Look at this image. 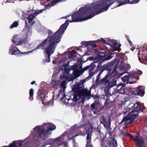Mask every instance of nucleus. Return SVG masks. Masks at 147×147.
Masks as SVG:
<instances>
[{
  "instance_id": "nucleus-1",
  "label": "nucleus",
  "mask_w": 147,
  "mask_h": 147,
  "mask_svg": "<svg viewBox=\"0 0 147 147\" xmlns=\"http://www.w3.org/2000/svg\"><path fill=\"white\" fill-rule=\"evenodd\" d=\"M115 0H102L99 1L92 7H82L78 10L79 17L76 20L74 21L86 20L92 18L96 15L107 11L109 7L115 2ZM119 0H117L118 3Z\"/></svg>"
},
{
  "instance_id": "nucleus-2",
  "label": "nucleus",
  "mask_w": 147,
  "mask_h": 147,
  "mask_svg": "<svg viewBox=\"0 0 147 147\" xmlns=\"http://www.w3.org/2000/svg\"><path fill=\"white\" fill-rule=\"evenodd\" d=\"M78 11L77 12L74 13L72 16V20L70 21H69L68 20H67L66 22L60 26L58 30L52 36H51V34L53 32L51 30H49L48 31L49 35L47 38L45 39L42 43H40L36 47L35 49H41L42 50H44L45 48V46L49 45L53 43L54 44L53 45L54 46H56V44L59 43L60 41L62 35L63 34L68 26L69 24L68 22H73L82 21H74L76 20L79 17V13L78 14Z\"/></svg>"
},
{
  "instance_id": "nucleus-3",
  "label": "nucleus",
  "mask_w": 147,
  "mask_h": 147,
  "mask_svg": "<svg viewBox=\"0 0 147 147\" xmlns=\"http://www.w3.org/2000/svg\"><path fill=\"white\" fill-rule=\"evenodd\" d=\"M56 128L55 125L53 124H51L49 127H48L46 130L42 126L41 127L39 126H38L35 127L34 130L37 129V131L36 133L37 134V137L38 138L41 139L42 140H45V137L46 136L49 134L50 131H52L55 130Z\"/></svg>"
},
{
  "instance_id": "nucleus-4",
  "label": "nucleus",
  "mask_w": 147,
  "mask_h": 147,
  "mask_svg": "<svg viewBox=\"0 0 147 147\" xmlns=\"http://www.w3.org/2000/svg\"><path fill=\"white\" fill-rule=\"evenodd\" d=\"M73 91L74 92L73 94V98L72 99H68V101L71 100L74 102H76L82 96L85 97L90 96L91 95V92L88 90L87 89H80Z\"/></svg>"
},
{
  "instance_id": "nucleus-5",
  "label": "nucleus",
  "mask_w": 147,
  "mask_h": 147,
  "mask_svg": "<svg viewBox=\"0 0 147 147\" xmlns=\"http://www.w3.org/2000/svg\"><path fill=\"white\" fill-rule=\"evenodd\" d=\"M126 92L128 95H137L143 96L144 93V88L143 86H140L137 88H128L126 90Z\"/></svg>"
},
{
  "instance_id": "nucleus-6",
  "label": "nucleus",
  "mask_w": 147,
  "mask_h": 147,
  "mask_svg": "<svg viewBox=\"0 0 147 147\" xmlns=\"http://www.w3.org/2000/svg\"><path fill=\"white\" fill-rule=\"evenodd\" d=\"M53 43L50 44L49 45L45 46V49L46 52V54L48 55L47 57L45 60V62H50V56L53 53L56 46H54Z\"/></svg>"
},
{
  "instance_id": "nucleus-7",
  "label": "nucleus",
  "mask_w": 147,
  "mask_h": 147,
  "mask_svg": "<svg viewBox=\"0 0 147 147\" xmlns=\"http://www.w3.org/2000/svg\"><path fill=\"white\" fill-rule=\"evenodd\" d=\"M128 134L130 138L132 139L134 142H136V145L137 147H144L143 145L144 141L142 136L140 137L139 135H136L134 137L132 134L128 133Z\"/></svg>"
},
{
  "instance_id": "nucleus-8",
  "label": "nucleus",
  "mask_w": 147,
  "mask_h": 147,
  "mask_svg": "<svg viewBox=\"0 0 147 147\" xmlns=\"http://www.w3.org/2000/svg\"><path fill=\"white\" fill-rule=\"evenodd\" d=\"M82 73L80 70L78 69L75 71H73L72 74L69 75L68 77L63 75L62 77L63 79L65 78L67 80H68V81H72L80 76Z\"/></svg>"
},
{
  "instance_id": "nucleus-9",
  "label": "nucleus",
  "mask_w": 147,
  "mask_h": 147,
  "mask_svg": "<svg viewBox=\"0 0 147 147\" xmlns=\"http://www.w3.org/2000/svg\"><path fill=\"white\" fill-rule=\"evenodd\" d=\"M131 110L130 113H133L138 111H142L145 110L146 107L143 105H141L140 102H138L134 104L131 106Z\"/></svg>"
},
{
  "instance_id": "nucleus-10",
  "label": "nucleus",
  "mask_w": 147,
  "mask_h": 147,
  "mask_svg": "<svg viewBox=\"0 0 147 147\" xmlns=\"http://www.w3.org/2000/svg\"><path fill=\"white\" fill-rule=\"evenodd\" d=\"M47 91L44 89H41V88L38 90L37 92L38 96L37 97V100L42 101L43 104L46 94Z\"/></svg>"
},
{
  "instance_id": "nucleus-11",
  "label": "nucleus",
  "mask_w": 147,
  "mask_h": 147,
  "mask_svg": "<svg viewBox=\"0 0 147 147\" xmlns=\"http://www.w3.org/2000/svg\"><path fill=\"white\" fill-rule=\"evenodd\" d=\"M93 129L94 127L92 126H91L90 127H89L88 129L86 130V133L87 134L86 137L87 144L90 141L91 138V136L92 133L93 132Z\"/></svg>"
},
{
  "instance_id": "nucleus-12",
  "label": "nucleus",
  "mask_w": 147,
  "mask_h": 147,
  "mask_svg": "<svg viewBox=\"0 0 147 147\" xmlns=\"http://www.w3.org/2000/svg\"><path fill=\"white\" fill-rule=\"evenodd\" d=\"M18 39L16 38L15 36H14L12 41L13 43L16 44L17 45H19L25 44L26 42V39L25 38L22 37L19 39V41H18Z\"/></svg>"
},
{
  "instance_id": "nucleus-13",
  "label": "nucleus",
  "mask_w": 147,
  "mask_h": 147,
  "mask_svg": "<svg viewBox=\"0 0 147 147\" xmlns=\"http://www.w3.org/2000/svg\"><path fill=\"white\" fill-rule=\"evenodd\" d=\"M21 53L20 51L18 49L16 46H14L12 44L10 48L9 53L12 55H17Z\"/></svg>"
},
{
  "instance_id": "nucleus-14",
  "label": "nucleus",
  "mask_w": 147,
  "mask_h": 147,
  "mask_svg": "<svg viewBox=\"0 0 147 147\" xmlns=\"http://www.w3.org/2000/svg\"><path fill=\"white\" fill-rule=\"evenodd\" d=\"M117 67V66L116 65L112 72L111 73L110 72V73H108V74H109V76L111 78H111H115L116 79H118L120 77V75H119L118 72L116 70Z\"/></svg>"
},
{
  "instance_id": "nucleus-15",
  "label": "nucleus",
  "mask_w": 147,
  "mask_h": 147,
  "mask_svg": "<svg viewBox=\"0 0 147 147\" xmlns=\"http://www.w3.org/2000/svg\"><path fill=\"white\" fill-rule=\"evenodd\" d=\"M86 80H81L79 83H77L74 85L72 88V90L74 91L80 89H84V83L85 82Z\"/></svg>"
},
{
  "instance_id": "nucleus-16",
  "label": "nucleus",
  "mask_w": 147,
  "mask_h": 147,
  "mask_svg": "<svg viewBox=\"0 0 147 147\" xmlns=\"http://www.w3.org/2000/svg\"><path fill=\"white\" fill-rule=\"evenodd\" d=\"M110 78L111 77L109 76V74H107L103 78L99 81L98 83L106 86L109 82V80L110 79Z\"/></svg>"
},
{
  "instance_id": "nucleus-17",
  "label": "nucleus",
  "mask_w": 147,
  "mask_h": 147,
  "mask_svg": "<svg viewBox=\"0 0 147 147\" xmlns=\"http://www.w3.org/2000/svg\"><path fill=\"white\" fill-rule=\"evenodd\" d=\"M91 110L93 111L94 114H96L97 113H99L101 109H99V106L98 104L95 102L92 104L90 107Z\"/></svg>"
},
{
  "instance_id": "nucleus-18",
  "label": "nucleus",
  "mask_w": 147,
  "mask_h": 147,
  "mask_svg": "<svg viewBox=\"0 0 147 147\" xmlns=\"http://www.w3.org/2000/svg\"><path fill=\"white\" fill-rule=\"evenodd\" d=\"M116 79L114 78H110L109 82L107 85V87L109 88H111L117 85Z\"/></svg>"
},
{
  "instance_id": "nucleus-19",
  "label": "nucleus",
  "mask_w": 147,
  "mask_h": 147,
  "mask_svg": "<svg viewBox=\"0 0 147 147\" xmlns=\"http://www.w3.org/2000/svg\"><path fill=\"white\" fill-rule=\"evenodd\" d=\"M107 55V52L106 50L103 49H102L100 50L99 52H98L97 54V55L98 57L102 59V58H104L105 56V55Z\"/></svg>"
},
{
  "instance_id": "nucleus-20",
  "label": "nucleus",
  "mask_w": 147,
  "mask_h": 147,
  "mask_svg": "<svg viewBox=\"0 0 147 147\" xmlns=\"http://www.w3.org/2000/svg\"><path fill=\"white\" fill-rule=\"evenodd\" d=\"M114 61L108 63L106 65H104L103 67L102 68V70H104V71L105 70H107L109 71V73H110V71L111 70L112 67L114 63Z\"/></svg>"
},
{
  "instance_id": "nucleus-21",
  "label": "nucleus",
  "mask_w": 147,
  "mask_h": 147,
  "mask_svg": "<svg viewBox=\"0 0 147 147\" xmlns=\"http://www.w3.org/2000/svg\"><path fill=\"white\" fill-rule=\"evenodd\" d=\"M105 137L104 136L101 141V145L102 147H111L110 144L107 140H105Z\"/></svg>"
},
{
  "instance_id": "nucleus-22",
  "label": "nucleus",
  "mask_w": 147,
  "mask_h": 147,
  "mask_svg": "<svg viewBox=\"0 0 147 147\" xmlns=\"http://www.w3.org/2000/svg\"><path fill=\"white\" fill-rule=\"evenodd\" d=\"M69 66V62H68L67 63L63 64V67L64 68V72L67 75H69L71 70L70 67H68Z\"/></svg>"
},
{
  "instance_id": "nucleus-23",
  "label": "nucleus",
  "mask_w": 147,
  "mask_h": 147,
  "mask_svg": "<svg viewBox=\"0 0 147 147\" xmlns=\"http://www.w3.org/2000/svg\"><path fill=\"white\" fill-rule=\"evenodd\" d=\"M129 76L130 78H135L137 80H138L140 78L138 76V74L136 71L133 72L129 75Z\"/></svg>"
},
{
  "instance_id": "nucleus-24",
  "label": "nucleus",
  "mask_w": 147,
  "mask_h": 147,
  "mask_svg": "<svg viewBox=\"0 0 147 147\" xmlns=\"http://www.w3.org/2000/svg\"><path fill=\"white\" fill-rule=\"evenodd\" d=\"M36 16L34 13L33 14L30 15L28 17H26V19L28 20V23L29 24L32 23V20L34 19V18Z\"/></svg>"
},
{
  "instance_id": "nucleus-25",
  "label": "nucleus",
  "mask_w": 147,
  "mask_h": 147,
  "mask_svg": "<svg viewBox=\"0 0 147 147\" xmlns=\"http://www.w3.org/2000/svg\"><path fill=\"white\" fill-rule=\"evenodd\" d=\"M100 119V123L102 124L105 127H106V124L107 123L106 117L102 115Z\"/></svg>"
},
{
  "instance_id": "nucleus-26",
  "label": "nucleus",
  "mask_w": 147,
  "mask_h": 147,
  "mask_svg": "<svg viewBox=\"0 0 147 147\" xmlns=\"http://www.w3.org/2000/svg\"><path fill=\"white\" fill-rule=\"evenodd\" d=\"M129 0H119L118 2L119 4L117 5V6L119 7L123 4L129 3Z\"/></svg>"
},
{
  "instance_id": "nucleus-27",
  "label": "nucleus",
  "mask_w": 147,
  "mask_h": 147,
  "mask_svg": "<svg viewBox=\"0 0 147 147\" xmlns=\"http://www.w3.org/2000/svg\"><path fill=\"white\" fill-rule=\"evenodd\" d=\"M31 27L29 25H28V24L27 21H26L25 27V30H26L28 32V33H27V35H28L29 33H30V30L31 29Z\"/></svg>"
},
{
  "instance_id": "nucleus-28",
  "label": "nucleus",
  "mask_w": 147,
  "mask_h": 147,
  "mask_svg": "<svg viewBox=\"0 0 147 147\" xmlns=\"http://www.w3.org/2000/svg\"><path fill=\"white\" fill-rule=\"evenodd\" d=\"M129 78H130L129 76H125L124 77H122L121 79L122 81L124 82V83L126 84L129 82Z\"/></svg>"
},
{
  "instance_id": "nucleus-29",
  "label": "nucleus",
  "mask_w": 147,
  "mask_h": 147,
  "mask_svg": "<svg viewBox=\"0 0 147 147\" xmlns=\"http://www.w3.org/2000/svg\"><path fill=\"white\" fill-rule=\"evenodd\" d=\"M115 53H111L110 55H105V57L104 58H102L101 59L103 61L110 60L113 57V56H112V55H113V54Z\"/></svg>"
},
{
  "instance_id": "nucleus-30",
  "label": "nucleus",
  "mask_w": 147,
  "mask_h": 147,
  "mask_svg": "<svg viewBox=\"0 0 147 147\" xmlns=\"http://www.w3.org/2000/svg\"><path fill=\"white\" fill-rule=\"evenodd\" d=\"M34 90L32 88H31L29 90V93L30 94V96L29 99L31 101L33 100V94H34Z\"/></svg>"
},
{
  "instance_id": "nucleus-31",
  "label": "nucleus",
  "mask_w": 147,
  "mask_h": 147,
  "mask_svg": "<svg viewBox=\"0 0 147 147\" xmlns=\"http://www.w3.org/2000/svg\"><path fill=\"white\" fill-rule=\"evenodd\" d=\"M62 76H61L60 77H61V78H63V79H64L63 78V77H62ZM64 79H65V80L61 82V87H62L63 88L64 90L65 88L66 87V82L67 81H68V80H67L66 79L64 78Z\"/></svg>"
},
{
  "instance_id": "nucleus-32",
  "label": "nucleus",
  "mask_w": 147,
  "mask_h": 147,
  "mask_svg": "<svg viewBox=\"0 0 147 147\" xmlns=\"http://www.w3.org/2000/svg\"><path fill=\"white\" fill-rule=\"evenodd\" d=\"M90 41L91 43L90 44V45H89V46H91L93 48H96L97 47V45L95 43L98 42L97 40H96Z\"/></svg>"
},
{
  "instance_id": "nucleus-33",
  "label": "nucleus",
  "mask_w": 147,
  "mask_h": 147,
  "mask_svg": "<svg viewBox=\"0 0 147 147\" xmlns=\"http://www.w3.org/2000/svg\"><path fill=\"white\" fill-rule=\"evenodd\" d=\"M19 25L18 22L17 21H15L13 23L10 27V28L12 29L14 28L17 27Z\"/></svg>"
},
{
  "instance_id": "nucleus-34",
  "label": "nucleus",
  "mask_w": 147,
  "mask_h": 147,
  "mask_svg": "<svg viewBox=\"0 0 147 147\" xmlns=\"http://www.w3.org/2000/svg\"><path fill=\"white\" fill-rule=\"evenodd\" d=\"M90 41H84L81 42V44L82 45L85 47H87L89 46V45H90Z\"/></svg>"
},
{
  "instance_id": "nucleus-35",
  "label": "nucleus",
  "mask_w": 147,
  "mask_h": 147,
  "mask_svg": "<svg viewBox=\"0 0 147 147\" xmlns=\"http://www.w3.org/2000/svg\"><path fill=\"white\" fill-rule=\"evenodd\" d=\"M100 71L98 74L97 75L96 77V82L97 83H98L99 81V79H100V75L102 74V72L104 71V70H102V69L101 70H100Z\"/></svg>"
},
{
  "instance_id": "nucleus-36",
  "label": "nucleus",
  "mask_w": 147,
  "mask_h": 147,
  "mask_svg": "<svg viewBox=\"0 0 147 147\" xmlns=\"http://www.w3.org/2000/svg\"><path fill=\"white\" fill-rule=\"evenodd\" d=\"M128 120H129L128 116H126L123 118L119 124H122L123 122H125V123H127Z\"/></svg>"
},
{
  "instance_id": "nucleus-37",
  "label": "nucleus",
  "mask_w": 147,
  "mask_h": 147,
  "mask_svg": "<svg viewBox=\"0 0 147 147\" xmlns=\"http://www.w3.org/2000/svg\"><path fill=\"white\" fill-rule=\"evenodd\" d=\"M6 147H18L17 145V143L16 141H13L12 143L10 144L8 146Z\"/></svg>"
},
{
  "instance_id": "nucleus-38",
  "label": "nucleus",
  "mask_w": 147,
  "mask_h": 147,
  "mask_svg": "<svg viewBox=\"0 0 147 147\" xmlns=\"http://www.w3.org/2000/svg\"><path fill=\"white\" fill-rule=\"evenodd\" d=\"M111 121H109L107 122V124H106V126L105 127H106V129L107 130L109 129V130L111 131Z\"/></svg>"
},
{
  "instance_id": "nucleus-39",
  "label": "nucleus",
  "mask_w": 147,
  "mask_h": 147,
  "mask_svg": "<svg viewBox=\"0 0 147 147\" xmlns=\"http://www.w3.org/2000/svg\"><path fill=\"white\" fill-rule=\"evenodd\" d=\"M129 120V121L127 123V124H132L135 119L130 116H128Z\"/></svg>"
},
{
  "instance_id": "nucleus-40",
  "label": "nucleus",
  "mask_w": 147,
  "mask_h": 147,
  "mask_svg": "<svg viewBox=\"0 0 147 147\" xmlns=\"http://www.w3.org/2000/svg\"><path fill=\"white\" fill-rule=\"evenodd\" d=\"M89 66L90 67L89 68V71L90 72L93 70L96 67V65L94 63H91Z\"/></svg>"
},
{
  "instance_id": "nucleus-41",
  "label": "nucleus",
  "mask_w": 147,
  "mask_h": 147,
  "mask_svg": "<svg viewBox=\"0 0 147 147\" xmlns=\"http://www.w3.org/2000/svg\"><path fill=\"white\" fill-rule=\"evenodd\" d=\"M56 140L53 139H49L48 140V144L50 145H52L54 143Z\"/></svg>"
},
{
  "instance_id": "nucleus-42",
  "label": "nucleus",
  "mask_w": 147,
  "mask_h": 147,
  "mask_svg": "<svg viewBox=\"0 0 147 147\" xmlns=\"http://www.w3.org/2000/svg\"><path fill=\"white\" fill-rule=\"evenodd\" d=\"M103 67V65H102V63L101 62H99L98 63L97 67V69L98 70H101L102 68Z\"/></svg>"
},
{
  "instance_id": "nucleus-43",
  "label": "nucleus",
  "mask_w": 147,
  "mask_h": 147,
  "mask_svg": "<svg viewBox=\"0 0 147 147\" xmlns=\"http://www.w3.org/2000/svg\"><path fill=\"white\" fill-rule=\"evenodd\" d=\"M97 41L98 42H102V43L106 44H107V41L105 40L103 38H101L100 39H98L97 40Z\"/></svg>"
},
{
  "instance_id": "nucleus-44",
  "label": "nucleus",
  "mask_w": 147,
  "mask_h": 147,
  "mask_svg": "<svg viewBox=\"0 0 147 147\" xmlns=\"http://www.w3.org/2000/svg\"><path fill=\"white\" fill-rule=\"evenodd\" d=\"M131 104H130L129 105H128V106L129 107H128L127 110L126 111H124L123 113V115H125L127 113V112H130V110H131V108H130V105Z\"/></svg>"
},
{
  "instance_id": "nucleus-45",
  "label": "nucleus",
  "mask_w": 147,
  "mask_h": 147,
  "mask_svg": "<svg viewBox=\"0 0 147 147\" xmlns=\"http://www.w3.org/2000/svg\"><path fill=\"white\" fill-rule=\"evenodd\" d=\"M70 70H73V71L76 70V69H77V66L75 65H72L70 67Z\"/></svg>"
},
{
  "instance_id": "nucleus-46",
  "label": "nucleus",
  "mask_w": 147,
  "mask_h": 147,
  "mask_svg": "<svg viewBox=\"0 0 147 147\" xmlns=\"http://www.w3.org/2000/svg\"><path fill=\"white\" fill-rule=\"evenodd\" d=\"M83 134V132L82 131H81L80 134H76L75 135H74V136H72L71 137L69 138V140H73V139L76 137L77 136H78L79 134Z\"/></svg>"
},
{
  "instance_id": "nucleus-47",
  "label": "nucleus",
  "mask_w": 147,
  "mask_h": 147,
  "mask_svg": "<svg viewBox=\"0 0 147 147\" xmlns=\"http://www.w3.org/2000/svg\"><path fill=\"white\" fill-rule=\"evenodd\" d=\"M138 114H131L130 116L132 118L134 119L136 118H137L138 116Z\"/></svg>"
},
{
  "instance_id": "nucleus-48",
  "label": "nucleus",
  "mask_w": 147,
  "mask_h": 147,
  "mask_svg": "<svg viewBox=\"0 0 147 147\" xmlns=\"http://www.w3.org/2000/svg\"><path fill=\"white\" fill-rule=\"evenodd\" d=\"M98 131L99 132V134H100V137L102 138L104 137V136H105V135H103L102 136V133H101V132H100V129H98ZM105 139H106V138H105ZM102 139H101L102 140Z\"/></svg>"
},
{
  "instance_id": "nucleus-49",
  "label": "nucleus",
  "mask_w": 147,
  "mask_h": 147,
  "mask_svg": "<svg viewBox=\"0 0 147 147\" xmlns=\"http://www.w3.org/2000/svg\"><path fill=\"white\" fill-rule=\"evenodd\" d=\"M117 49V47L115 46H113L112 47V49H111V51L113 52L115 51Z\"/></svg>"
},
{
  "instance_id": "nucleus-50",
  "label": "nucleus",
  "mask_w": 147,
  "mask_h": 147,
  "mask_svg": "<svg viewBox=\"0 0 147 147\" xmlns=\"http://www.w3.org/2000/svg\"><path fill=\"white\" fill-rule=\"evenodd\" d=\"M113 146H115V147H117V143L116 142V140H114V139L113 140Z\"/></svg>"
},
{
  "instance_id": "nucleus-51",
  "label": "nucleus",
  "mask_w": 147,
  "mask_h": 147,
  "mask_svg": "<svg viewBox=\"0 0 147 147\" xmlns=\"http://www.w3.org/2000/svg\"><path fill=\"white\" fill-rule=\"evenodd\" d=\"M43 9L40 10L39 11H38L36 12V11H35L34 13L36 15H37L38 14H39L41 13L43 11Z\"/></svg>"
},
{
  "instance_id": "nucleus-52",
  "label": "nucleus",
  "mask_w": 147,
  "mask_h": 147,
  "mask_svg": "<svg viewBox=\"0 0 147 147\" xmlns=\"http://www.w3.org/2000/svg\"><path fill=\"white\" fill-rule=\"evenodd\" d=\"M90 67L89 65L84 67L83 69V71H84L88 69L89 70V68H90Z\"/></svg>"
},
{
  "instance_id": "nucleus-53",
  "label": "nucleus",
  "mask_w": 147,
  "mask_h": 147,
  "mask_svg": "<svg viewBox=\"0 0 147 147\" xmlns=\"http://www.w3.org/2000/svg\"><path fill=\"white\" fill-rule=\"evenodd\" d=\"M23 141L22 140H20L19 141V143L18 144V147H20L22 145Z\"/></svg>"
},
{
  "instance_id": "nucleus-54",
  "label": "nucleus",
  "mask_w": 147,
  "mask_h": 147,
  "mask_svg": "<svg viewBox=\"0 0 147 147\" xmlns=\"http://www.w3.org/2000/svg\"><path fill=\"white\" fill-rule=\"evenodd\" d=\"M136 72L138 74V76L139 75H140L142 73V71L140 70H138L137 71H136Z\"/></svg>"
},
{
  "instance_id": "nucleus-55",
  "label": "nucleus",
  "mask_w": 147,
  "mask_h": 147,
  "mask_svg": "<svg viewBox=\"0 0 147 147\" xmlns=\"http://www.w3.org/2000/svg\"><path fill=\"white\" fill-rule=\"evenodd\" d=\"M119 91H122V92H119V93H123V92H124L125 91V90H124L123 89V88H122V87H121L120 88V89L119 90Z\"/></svg>"
},
{
  "instance_id": "nucleus-56",
  "label": "nucleus",
  "mask_w": 147,
  "mask_h": 147,
  "mask_svg": "<svg viewBox=\"0 0 147 147\" xmlns=\"http://www.w3.org/2000/svg\"><path fill=\"white\" fill-rule=\"evenodd\" d=\"M93 76V73L92 72L91 73L90 72L89 76L88 77V78H90Z\"/></svg>"
},
{
  "instance_id": "nucleus-57",
  "label": "nucleus",
  "mask_w": 147,
  "mask_h": 147,
  "mask_svg": "<svg viewBox=\"0 0 147 147\" xmlns=\"http://www.w3.org/2000/svg\"><path fill=\"white\" fill-rule=\"evenodd\" d=\"M145 58L144 60H143L145 64L147 65V57H145Z\"/></svg>"
},
{
  "instance_id": "nucleus-58",
  "label": "nucleus",
  "mask_w": 147,
  "mask_h": 147,
  "mask_svg": "<svg viewBox=\"0 0 147 147\" xmlns=\"http://www.w3.org/2000/svg\"><path fill=\"white\" fill-rule=\"evenodd\" d=\"M125 36L126 38L127 39L128 42L130 40L129 37V36L125 35Z\"/></svg>"
},
{
  "instance_id": "nucleus-59",
  "label": "nucleus",
  "mask_w": 147,
  "mask_h": 147,
  "mask_svg": "<svg viewBox=\"0 0 147 147\" xmlns=\"http://www.w3.org/2000/svg\"><path fill=\"white\" fill-rule=\"evenodd\" d=\"M128 42H129V43L131 47H133L134 46V45L132 42L131 40H130V41H129Z\"/></svg>"
},
{
  "instance_id": "nucleus-60",
  "label": "nucleus",
  "mask_w": 147,
  "mask_h": 147,
  "mask_svg": "<svg viewBox=\"0 0 147 147\" xmlns=\"http://www.w3.org/2000/svg\"><path fill=\"white\" fill-rule=\"evenodd\" d=\"M61 92H62V91L61 90H60L59 91V93L57 95H56V96H57V98L59 97V95L60 94Z\"/></svg>"
},
{
  "instance_id": "nucleus-61",
  "label": "nucleus",
  "mask_w": 147,
  "mask_h": 147,
  "mask_svg": "<svg viewBox=\"0 0 147 147\" xmlns=\"http://www.w3.org/2000/svg\"><path fill=\"white\" fill-rule=\"evenodd\" d=\"M72 51V52H71V55H72L73 53H74L75 54H76L77 53V52L76 51L73 50Z\"/></svg>"
},
{
  "instance_id": "nucleus-62",
  "label": "nucleus",
  "mask_w": 147,
  "mask_h": 147,
  "mask_svg": "<svg viewBox=\"0 0 147 147\" xmlns=\"http://www.w3.org/2000/svg\"><path fill=\"white\" fill-rule=\"evenodd\" d=\"M109 104V103L107 102V100H106L105 102V103L104 105L105 106H107Z\"/></svg>"
},
{
  "instance_id": "nucleus-63",
  "label": "nucleus",
  "mask_w": 147,
  "mask_h": 147,
  "mask_svg": "<svg viewBox=\"0 0 147 147\" xmlns=\"http://www.w3.org/2000/svg\"><path fill=\"white\" fill-rule=\"evenodd\" d=\"M140 0H134L133 1L134 3H138L139 1H140Z\"/></svg>"
},
{
  "instance_id": "nucleus-64",
  "label": "nucleus",
  "mask_w": 147,
  "mask_h": 147,
  "mask_svg": "<svg viewBox=\"0 0 147 147\" xmlns=\"http://www.w3.org/2000/svg\"><path fill=\"white\" fill-rule=\"evenodd\" d=\"M51 6L50 4H49L48 5H47L45 6L46 8H48V7H50Z\"/></svg>"
}]
</instances>
